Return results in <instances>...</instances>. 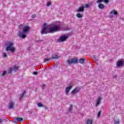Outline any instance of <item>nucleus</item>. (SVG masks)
Returning <instances> with one entry per match:
<instances>
[{
	"label": "nucleus",
	"instance_id": "1",
	"mask_svg": "<svg viewBox=\"0 0 124 124\" xmlns=\"http://www.w3.org/2000/svg\"><path fill=\"white\" fill-rule=\"evenodd\" d=\"M62 27V23L57 22L54 24L47 25L46 23H44L43 25L42 30L41 31L42 34L46 33H53L59 31L61 30Z\"/></svg>",
	"mask_w": 124,
	"mask_h": 124
},
{
	"label": "nucleus",
	"instance_id": "2",
	"mask_svg": "<svg viewBox=\"0 0 124 124\" xmlns=\"http://www.w3.org/2000/svg\"><path fill=\"white\" fill-rule=\"evenodd\" d=\"M20 29H22V31H19L18 35L19 37H21L22 39H25L27 37V33L29 32L30 31V27L28 25L24 26L23 24L20 25Z\"/></svg>",
	"mask_w": 124,
	"mask_h": 124
},
{
	"label": "nucleus",
	"instance_id": "3",
	"mask_svg": "<svg viewBox=\"0 0 124 124\" xmlns=\"http://www.w3.org/2000/svg\"><path fill=\"white\" fill-rule=\"evenodd\" d=\"M5 46H6L5 50L7 52H8V51H10L11 53L15 52L16 48L14 47V43L13 42L8 41L6 42Z\"/></svg>",
	"mask_w": 124,
	"mask_h": 124
},
{
	"label": "nucleus",
	"instance_id": "4",
	"mask_svg": "<svg viewBox=\"0 0 124 124\" xmlns=\"http://www.w3.org/2000/svg\"><path fill=\"white\" fill-rule=\"evenodd\" d=\"M19 69V66L15 65L12 68H10L9 69L8 73L11 74L12 71H17Z\"/></svg>",
	"mask_w": 124,
	"mask_h": 124
},
{
	"label": "nucleus",
	"instance_id": "5",
	"mask_svg": "<svg viewBox=\"0 0 124 124\" xmlns=\"http://www.w3.org/2000/svg\"><path fill=\"white\" fill-rule=\"evenodd\" d=\"M78 62V60L76 58H73L72 59H69L67 61V63L68 64H71V63H77Z\"/></svg>",
	"mask_w": 124,
	"mask_h": 124
},
{
	"label": "nucleus",
	"instance_id": "6",
	"mask_svg": "<svg viewBox=\"0 0 124 124\" xmlns=\"http://www.w3.org/2000/svg\"><path fill=\"white\" fill-rule=\"evenodd\" d=\"M14 105H15V102L10 101L8 105V109H14Z\"/></svg>",
	"mask_w": 124,
	"mask_h": 124
},
{
	"label": "nucleus",
	"instance_id": "7",
	"mask_svg": "<svg viewBox=\"0 0 124 124\" xmlns=\"http://www.w3.org/2000/svg\"><path fill=\"white\" fill-rule=\"evenodd\" d=\"M101 100H102V98H101V97H97V99L96 100L95 107H97L98 105L100 104Z\"/></svg>",
	"mask_w": 124,
	"mask_h": 124
},
{
	"label": "nucleus",
	"instance_id": "8",
	"mask_svg": "<svg viewBox=\"0 0 124 124\" xmlns=\"http://www.w3.org/2000/svg\"><path fill=\"white\" fill-rule=\"evenodd\" d=\"M67 38H68V35H63L60 38V41H61V42H62V41H65V40H66Z\"/></svg>",
	"mask_w": 124,
	"mask_h": 124
},
{
	"label": "nucleus",
	"instance_id": "9",
	"mask_svg": "<svg viewBox=\"0 0 124 124\" xmlns=\"http://www.w3.org/2000/svg\"><path fill=\"white\" fill-rule=\"evenodd\" d=\"M84 8H85V6H84V5H81L77 10V12L78 13H80V12H84Z\"/></svg>",
	"mask_w": 124,
	"mask_h": 124
},
{
	"label": "nucleus",
	"instance_id": "10",
	"mask_svg": "<svg viewBox=\"0 0 124 124\" xmlns=\"http://www.w3.org/2000/svg\"><path fill=\"white\" fill-rule=\"evenodd\" d=\"M79 91H80V88H79V87H77L73 91H72L71 93L72 94H75V93H79Z\"/></svg>",
	"mask_w": 124,
	"mask_h": 124
},
{
	"label": "nucleus",
	"instance_id": "11",
	"mask_svg": "<svg viewBox=\"0 0 124 124\" xmlns=\"http://www.w3.org/2000/svg\"><path fill=\"white\" fill-rule=\"evenodd\" d=\"M72 89V86H69V87H67L66 88V89L65 90V94L66 95L68 94V93H69V91Z\"/></svg>",
	"mask_w": 124,
	"mask_h": 124
},
{
	"label": "nucleus",
	"instance_id": "12",
	"mask_svg": "<svg viewBox=\"0 0 124 124\" xmlns=\"http://www.w3.org/2000/svg\"><path fill=\"white\" fill-rule=\"evenodd\" d=\"M60 58V56L57 54H53L52 55L51 58H50L51 60H57Z\"/></svg>",
	"mask_w": 124,
	"mask_h": 124
},
{
	"label": "nucleus",
	"instance_id": "13",
	"mask_svg": "<svg viewBox=\"0 0 124 124\" xmlns=\"http://www.w3.org/2000/svg\"><path fill=\"white\" fill-rule=\"evenodd\" d=\"M124 64V62L122 61H120L117 62V65L118 67H120V66H122Z\"/></svg>",
	"mask_w": 124,
	"mask_h": 124
},
{
	"label": "nucleus",
	"instance_id": "14",
	"mask_svg": "<svg viewBox=\"0 0 124 124\" xmlns=\"http://www.w3.org/2000/svg\"><path fill=\"white\" fill-rule=\"evenodd\" d=\"M25 94H26V91H23L22 93H21L20 95H19V100H21L23 97H24Z\"/></svg>",
	"mask_w": 124,
	"mask_h": 124
},
{
	"label": "nucleus",
	"instance_id": "15",
	"mask_svg": "<svg viewBox=\"0 0 124 124\" xmlns=\"http://www.w3.org/2000/svg\"><path fill=\"white\" fill-rule=\"evenodd\" d=\"M98 8H99V9H103V8H104L105 6L103 4H101V3H99L98 5Z\"/></svg>",
	"mask_w": 124,
	"mask_h": 124
},
{
	"label": "nucleus",
	"instance_id": "16",
	"mask_svg": "<svg viewBox=\"0 0 124 124\" xmlns=\"http://www.w3.org/2000/svg\"><path fill=\"white\" fill-rule=\"evenodd\" d=\"M104 1L105 3H108L109 2V0H98L97 2L100 3V2H102V1Z\"/></svg>",
	"mask_w": 124,
	"mask_h": 124
},
{
	"label": "nucleus",
	"instance_id": "17",
	"mask_svg": "<svg viewBox=\"0 0 124 124\" xmlns=\"http://www.w3.org/2000/svg\"><path fill=\"white\" fill-rule=\"evenodd\" d=\"M78 62H79V63H82V64H84V62H85V59L83 58H80L78 61Z\"/></svg>",
	"mask_w": 124,
	"mask_h": 124
},
{
	"label": "nucleus",
	"instance_id": "18",
	"mask_svg": "<svg viewBox=\"0 0 124 124\" xmlns=\"http://www.w3.org/2000/svg\"><path fill=\"white\" fill-rule=\"evenodd\" d=\"M110 14H113L114 15H118V12L115 10H112L110 12Z\"/></svg>",
	"mask_w": 124,
	"mask_h": 124
},
{
	"label": "nucleus",
	"instance_id": "19",
	"mask_svg": "<svg viewBox=\"0 0 124 124\" xmlns=\"http://www.w3.org/2000/svg\"><path fill=\"white\" fill-rule=\"evenodd\" d=\"M86 124H93V121L91 119L87 120Z\"/></svg>",
	"mask_w": 124,
	"mask_h": 124
},
{
	"label": "nucleus",
	"instance_id": "20",
	"mask_svg": "<svg viewBox=\"0 0 124 124\" xmlns=\"http://www.w3.org/2000/svg\"><path fill=\"white\" fill-rule=\"evenodd\" d=\"M76 16L78 18H82V17H83V15L80 13H78V14H77Z\"/></svg>",
	"mask_w": 124,
	"mask_h": 124
},
{
	"label": "nucleus",
	"instance_id": "21",
	"mask_svg": "<svg viewBox=\"0 0 124 124\" xmlns=\"http://www.w3.org/2000/svg\"><path fill=\"white\" fill-rule=\"evenodd\" d=\"M15 119L17 121V122H22L23 121V118H16Z\"/></svg>",
	"mask_w": 124,
	"mask_h": 124
},
{
	"label": "nucleus",
	"instance_id": "22",
	"mask_svg": "<svg viewBox=\"0 0 124 124\" xmlns=\"http://www.w3.org/2000/svg\"><path fill=\"white\" fill-rule=\"evenodd\" d=\"M51 60V58H46L44 59V62H49V61Z\"/></svg>",
	"mask_w": 124,
	"mask_h": 124
},
{
	"label": "nucleus",
	"instance_id": "23",
	"mask_svg": "<svg viewBox=\"0 0 124 124\" xmlns=\"http://www.w3.org/2000/svg\"><path fill=\"white\" fill-rule=\"evenodd\" d=\"M72 107H73V106L72 105H70V107L69 108V112H71V111H72Z\"/></svg>",
	"mask_w": 124,
	"mask_h": 124
},
{
	"label": "nucleus",
	"instance_id": "24",
	"mask_svg": "<svg viewBox=\"0 0 124 124\" xmlns=\"http://www.w3.org/2000/svg\"><path fill=\"white\" fill-rule=\"evenodd\" d=\"M37 105L39 107H44V106L42 104L39 103L37 104Z\"/></svg>",
	"mask_w": 124,
	"mask_h": 124
},
{
	"label": "nucleus",
	"instance_id": "25",
	"mask_svg": "<svg viewBox=\"0 0 124 124\" xmlns=\"http://www.w3.org/2000/svg\"><path fill=\"white\" fill-rule=\"evenodd\" d=\"M2 57L3 58H6V57H7V54H6V53H3Z\"/></svg>",
	"mask_w": 124,
	"mask_h": 124
},
{
	"label": "nucleus",
	"instance_id": "26",
	"mask_svg": "<svg viewBox=\"0 0 124 124\" xmlns=\"http://www.w3.org/2000/svg\"><path fill=\"white\" fill-rule=\"evenodd\" d=\"M84 8L85 7V8H89L90 7V5L88 4H85V5H84Z\"/></svg>",
	"mask_w": 124,
	"mask_h": 124
},
{
	"label": "nucleus",
	"instance_id": "27",
	"mask_svg": "<svg viewBox=\"0 0 124 124\" xmlns=\"http://www.w3.org/2000/svg\"><path fill=\"white\" fill-rule=\"evenodd\" d=\"M6 74V71H3L2 74V76H4Z\"/></svg>",
	"mask_w": 124,
	"mask_h": 124
},
{
	"label": "nucleus",
	"instance_id": "28",
	"mask_svg": "<svg viewBox=\"0 0 124 124\" xmlns=\"http://www.w3.org/2000/svg\"><path fill=\"white\" fill-rule=\"evenodd\" d=\"M100 114H101V111H99L97 115V118H99L100 117Z\"/></svg>",
	"mask_w": 124,
	"mask_h": 124
},
{
	"label": "nucleus",
	"instance_id": "29",
	"mask_svg": "<svg viewBox=\"0 0 124 124\" xmlns=\"http://www.w3.org/2000/svg\"><path fill=\"white\" fill-rule=\"evenodd\" d=\"M114 124H120V121H119V120L115 121L114 122Z\"/></svg>",
	"mask_w": 124,
	"mask_h": 124
},
{
	"label": "nucleus",
	"instance_id": "30",
	"mask_svg": "<svg viewBox=\"0 0 124 124\" xmlns=\"http://www.w3.org/2000/svg\"><path fill=\"white\" fill-rule=\"evenodd\" d=\"M50 5H51V3L50 2H47L46 4V6L47 7H49Z\"/></svg>",
	"mask_w": 124,
	"mask_h": 124
},
{
	"label": "nucleus",
	"instance_id": "31",
	"mask_svg": "<svg viewBox=\"0 0 124 124\" xmlns=\"http://www.w3.org/2000/svg\"><path fill=\"white\" fill-rule=\"evenodd\" d=\"M45 87H46V85L44 84L42 86V88L43 90H44V88H45Z\"/></svg>",
	"mask_w": 124,
	"mask_h": 124
},
{
	"label": "nucleus",
	"instance_id": "32",
	"mask_svg": "<svg viewBox=\"0 0 124 124\" xmlns=\"http://www.w3.org/2000/svg\"><path fill=\"white\" fill-rule=\"evenodd\" d=\"M35 17H36V15L34 14L32 15L31 18H35Z\"/></svg>",
	"mask_w": 124,
	"mask_h": 124
},
{
	"label": "nucleus",
	"instance_id": "33",
	"mask_svg": "<svg viewBox=\"0 0 124 124\" xmlns=\"http://www.w3.org/2000/svg\"><path fill=\"white\" fill-rule=\"evenodd\" d=\"M33 74L34 75H37V72H33Z\"/></svg>",
	"mask_w": 124,
	"mask_h": 124
},
{
	"label": "nucleus",
	"instance_id": "34",
	"mask_svg": "<svg viewBox=\"0 0 124 124\" xmlns=\"http://www.w3.org/2000/svg\"><path fill=\"white\" fill-rule=\"evenodd\" d=\"M1 123H2V120L0 119V124H1Z\"/></svg>",
	"mask_w": 124,
	"mask_h": 124
},
{
	"label": "nucleus",
	"instance_id": "35",
	"mask_svg": "<svg viewBox=\"0 0 124 124\" xmlns=\"http://www.w3.org/2000/svg\"><path fill=\"white\" fill-rule=\"evenodd\" d=\"M69 30V29L67 27V28L65 30V31H68Z\"/></svg>",
	"mask_w": 124,
	"mask_h": 124
},
{
	"label": "nucleus",
	"instance_id": "36",
	"mask_svg": "<svg viewBox=\"0 0 124 124\" xmlns=\"http://www.w3.org/2000/svg\"><path fill=\"white\" fill-rule=\"evenodd\" d=\"M95 61L97 62V59H96V58H95Z\"/></svg>",
	"mask_w": 124,
	"mask_h": 124
},
{
	"label": "nucleus",
	"instance_id": "37",
	"mask_svg": "<svg viewBox=\"0 0 124 124\" xmlns=\"http://www.w3.org/2000/svg\"><path fill=\"white\" fill-rule=\"evenodd\" d=\"M110 18H112V17H113V16H110Z\"/></svg>",
	"mask_w": 124,
	"mask_h": 124
},
{
	"label": "nucleus",
	"instance_id": "38",
	"mask_svg": "<svg viewBox=\"0 0 124 124\" xmlns=\"http://www.w3.org/2000/svg\"><path fill=\"white\" fill-rule=\"evenodd\" d=\"M116 77H117V76H115L113 77V78H116Z\"/></svg>",
	"mask_w": 124,
	"mask_h": 124
}]
</instances>
